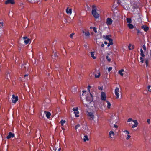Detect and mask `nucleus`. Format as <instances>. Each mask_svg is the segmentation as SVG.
I'll return each mask as SVG.
<instances>
[{"mask_svg":"<svg viewBox=\"0 0 151 151\" xmlns=\"http://www.w3.org/2000/svg\"><path fill=\"white\" fill-rule=\"evenodd\" d=\"M91 88V86L89 85L87 87V92H88V93L87 94L86 96V100L87 101L90 103L93 100V93L92 92H91L90 91V88Z\"/></svg>","mask_w":151,"mask_h":151,"instance_id":"obj_1","label":"nucleus"},{"mask_svg":"<svg viewBox=\"0 0 151 151\" xmlns=\"http://www.w3.org/2000/svg\"><path fill=\"white\" fill-rule=\"evenodd\" d=\"M92 14L93 16L95 18L98 19L99 17V14L97 12L96 8L95 5H93L92 6Z\"/></svg>","mask_w":151,"mask_h":151,"instance_id":"obj_2","label":"nucleus"},{"mask_svg":"<svg viewBox=\"0 0 151 151\" xmlns=\"http://www.w3.org/2000/svg\"><path fill=\"white\" fill-rule=\"evenodd\" d=\"M88 116V118L90 120H93L94 118V116L93 113L90 112H88V114H87Z\"/></svg>","mask_w":151,"mask_h":151,"instance_id":"obj_3","label":"nucleus"},{"mask_svg":"<svg viewBox=\"0 0 151 151\" xmlns=\"http://www.w3.org/2000/svg\"><path fill=\"white\" fill-rule=\"evenodd\" d=\"M78 107H76L75 108H73V110L74 112V113L75 114V116L76 117H79V112L78 111Z\"/></svg>","mask_w":151,"mask_h":151,"instance_id":"obj_4","label":"nucleus"},{"mask_svg":"<svg viewBox=\"0 0 151 151\" xmlns=\"http://www.w3.org/2000/svg\"><path fill=\"white\" fill-rule=\"evenodd\" d=\"M12 102L13 103H15L18 100V97L17 96H15L14 95H12Z\"/></svg>","mask_w":151,"mask_h":151,"instance_id":"obj_5","label":"nucleus"},{"mask_svg":"<svg viewBox=\"0 0 151 151\" xmlns=\"http://www.w3.org/2000/svg\"><path fill=\"white\" fill-rule=\"evenodd\" d=\"M101 99L104 101L106 100V95L104 92H102L101 93Z\"/></svg>","mask_w":151,"mask_h":151,"instance_id":"obj_6","label":"nucleus"},{"mask_svg":"<svg viewBox=\"0 0 151 151\" xmlns=\"http://www.w3.org/2000/svg\"><path fill=\"white\" fill-rule=\"evenodd\" d=\"M119 88L118 87H116L115 90V94L116 96V98L118 99L119 97Z\"/></svg>","mask_w":151,"mask_h":151,"instance_id":"obj_7","label":"nucleus"},{"mask_svg":"<svg viewBox=\"0 0 151 151\" xmlns=\"http://www.w3.org/2000/svg\"><path fill=\"white\" fill-rule=\"evenodd\" d=\"M112 20L110 18H108L106 20V24L108 25H111L112 23Z\"/></svg>","mask_w":151,"mask_h":151,"instance_id":"obj_8","label":"nucleus"},{"mask_svg":"<svg viewBox=\"0 0 151 151\" xmlns=\"http://www.w3.org/2000/svg\"><path fill=\"white\" fill-rule=\"evenodd\" d=\"M14 3L15 2L14 0H7L5 2V4H14Z\"/></svg>","mask_w":151,"mask_h":151,"instance_id":"obj_9","label":"nucleus"},{"mask_svg":"<svg viewBox=\"0 0 151 151\" xmlns=\"http://www.w3.org/2000/svg\"><path fill=\"white\" fill-rule=\"evenodd\" d=\"M14 136V134L12 133L11 132L9 133V135L7 136L6 138L7 139H9L11 137H13Z\"/></svg>","mask_w":151,"mask_h":151,"instance_id":"obj_10","label":"nucleus"},{"mask_svg":"<svg viewBox=\"0 0 151 151\" xmlns=\"http://www.w3.org/2000/svg\"><path fill=\"white\" fill-rule=\"evenodd\" d=\"M133 122L134 123V124L132 126V128H134L137 127L138 124L137 121V120H133Z\"/></svg>","mask_w":151,"mask_h":151,"instance_id":"obj_11","label":"nucleus"},{"mask_svg":"<svg viewBox=\"0 0 151 151\" xmlns=\"http://www.w3.org/2000/svg\"><path fill=\"white\" fill-rule=\"evenodd\" d=\"M23 38L25 40L24 41V42L26 44H28L29 43L30 40V39L29 38H27V37H24Z\"/></svg>","mask_w":151,"mask_h":151,"instance_id":"obj_12","label":"nucleus"},{"mask_svg":"<svg viewBox=\"0 0 151 151\" xmlns=\"http://www.w3.org/2000/svg\"><path fill=\"white\" fill-rule=\"evenodd\" d=\"M109 138H112L115 135L113 131H111L109 133Z\"/></svg>","mask_w":151,"mask_h":151,"instance_id":"obj_13","label":"nucleus"},{"mask_svg":"<svg viewBox=\"0 0 151 151\" xmlns=\"http://www.w3.org/2000/svg\"><path fill=\"white\" fill-rule=\"evenodd\" d=\"M141 28L143 29L145 32H147L149 29V27L146 25L142 26Z\"/></svg>","mask_w":151,"mask_h":151,"instance_id":"obj_14","label":"nucleus"},{"mask_svg":"<svg viewBox=\"0 0 151 151\" xmlns=\"http://www.w3.org/2000/svg\"><path fill=\"white\" fill-rule=\"evenodd\" d=\"M66 11L67 14H69L70 15L72 13V9H69L68 7H67L66 9Z\"/></svg>","mask_w":151,"mask_h":151,"instance_id":"obj_15","label":"nucleus"},{"mask_svg":"<svg viewBox=\"0 0 151 151\" xmlns=\"http://www.w3.org/2000/svg\"><path fill=\"white\" fill-rule=\"evenodd\" d=\"M85 92V91L83 90L82 91L83 93L81 95H80V98L81 101H83V100L85 99L84 98V93Z\"/></svg>","mask_w":151,"mask_h":151,"instance_id":"obj_16","label":"nucleus"},{"mask_svg":"<svg viewBox=\"0 0 151 151\" xmlns=\"http://www.w3.org/2000/svg\"><path fill=\"white\" fill-rule=\"evenodd\" d=\"M108 40L109 41V42L107 45V47H108L110 45H112L113 44V40L112 39L110 38Z\"/></svg>","mask_w":151,"mask_h":151,"instance_id":"obj_17","label":"nucleus"},{"mask_svg":"<svg viewBox=\"0 0 151 151\" xmlns=\"http://www.w3.org/2000/svg\"><path fill=\"white\" fill-rule=\"evenodd\" d=\"M44 113L46 114V117H47L48 118H50L51 115V114L50 113L47 111H45Z\"/></svg>","mask_w":151,"mask_h":151,"instance_id":"obj_18","label":"nucleus"},{"mask_svg":"<svg viewBox=\"0 0 151 151\" xmlns=\"http://www.w3.org/2000/svg\"><path fill=\"white\" fill-rule=\"evenodd\" d=\"M90 33L88 31L86 32V39L90 38Z\"/></svg>","mask_w":151,"mask_h":151,"instance_id":"obj_19","label":"nucleus"},{"mask_svg":"<svg viewBox=\"0 0 151 151\" xmlns=\"http://www.w3.org/2000/svg\"><path fill=\"white\" fill-rule=\"evenodd\" d=\"M128 26L130 29H132L134 28V26L130 23L128 24Z\"/></svg>","mask_w":151,"mask_h":151,"instance_id":"obj_20","label":"nucleus"},{"mask_svg":"<svg viewBox=\"0 0 151 151\" xmlns=\"http://www.w3.org/2000/svg\"><path fill=\"white\" fill-rule=\"evenodd\" d=\"M124 71V70L123 69H122L121 70H119L118 72V73L119 74H120L122 76H123V73H122V72Z\"/></svg>","mask_w":151,"mask_h":151,"instance_id":"obj_21","label":"nucleus"},{"mask_svg":"<svg viewBox=\"0 0 151 151\" xmlns=\"http://www.w3.org/2000/svg\"><path fill=\"white\" fill-rule=\"evenodd\" d=\"M91 57L93 59H95L96 58V57L94 56V52H91Z\"/></svg>","mask_w":151,"mask_h":151,"instance_id":"obj_22","label":"nucleus"},{"mask_svg":"<svg viewBox=\"0 0 151 151\" xmlns=\"http://www.w3.org/2000/svg\"><path fill=\"white\" fill-rule=\"evenodd\" d=\"M140 52H141V53H140L141 56H142V57H144L145 56V55L144 53L143 50L142 48H141L140 49Z\"/></svg>","mask_w":151,"mask_h":151,"instance_id":"obj_23","label":"nucleus"},{"mask_svg":"<svg viewBox=\"0 0 151 151\" xmlns=\"http://www.w3.org/2000/svg\"><path fill=\"white\" fill-rule=\"evenodd\" d=\"M103 37L106 40H109L110 38H109V35H104L103 36Z\"/></svg>","mask_w":151,"mask_h":151,"instance_id":"obj_24","label":"nucleus"},{"mask_svg":"<svg viewBox=\"0 0 151 151\" xmlns=\"http://www.w3.org/2000/svg\"><path fill=\"white\" fill-rule=\"evenodd\" d=\"M106 102L107 103V107L109 109L111 106V103L108 101H106Z\"/></svg>","mask_w":151,"mask_h":151,"instance_id":"obj_25","label":"nucleus"},{"mask_svg":"<svg viewBox=\"0 0 151 151\" xmlns=\"http://www.w3.org/2000/svg\"><path fill=\"white\" fill-rule=\"evenodd\" d=\"M127 23H130L132 22L131 19L130 18H127Z\"/></svg>","mask_w":151,"mask_h":151,"instance_id":"obj_26","label":"nucleus"},{"mask_svg":"<svg viewBox=\"0 0 151 151\" xmlns=\"http://www.w3.org/2000/svg\"><path fill=\"white\" fill-rule=\"evenodd\" d=\"M100 76V73H98V75H97L96 74L95 75V76L96 78H99Z\"/></svg>","mask_w":151,"mask_h":151,"instance_id":"obj_27","label":"nucleus"},{"mask_svg":"<svg viewBox=\"0 0 151 151\" xmlns=\"http://www.w3.org/2000/svg\"><path fill=\"white\" fill-rule=\"evenodd\" d=\"M60 122H61V125L62 126H63L64 124L65 123L66 121L65 120H62L60 121Z\"/></svg>","mask_w":151,"mask_h":151,"instance_id":"obj_28","label":"nucleus"},{"mask_svg":"<svg viewBox=\"0 0 151 151\" xmlns=\"http://www.w3.org/2000/svg\"><path fill=\"white\" fill-rule=\"evenodd\" d=\"M106 59H107L108 61L109 62H110L111 60V59L110 58H109L108 56L107 55L106 56Z\"/></svg>","mask_w":151,"mask_h":151,"instance_id":"obj_29","label":"nucleus"},{"mask_svg":"<svg viewBox=\"0 0 151 151\" xmlns=\"http://www.w3.org/2000/svg\"><path fill=\"white\" fill-rule=\"evenodd\" d=\"M75 34V33H72L70 34V37L72 39L73 38V35H74Z\"/></svg>","mask_w":151,"mask_h":151,"instance_id":"obj_30","label":"nucleus"},{"mask_svg":"<svg viewBox=\"0 0 151 151\" xmlns=\"http://www.w3.org/2000/svg\"><path fill=\"white\" fill-rule=\"evenodd\" d=\"M93 30L94 32L95 33H96L97 32V30H96V28L95 27H93Z\"/></svg>","mask_w":151,"mask_h":151,"instance_id":"obj_31","label":"nucleus"},{"mask_svg":"<svg viewBox=\"0 0 151 151\" xmlns=\"http://www.w3.org/2000/svg\"><path fill=\"white\" fill-rule=\"evenodd\" d=\"M143 57H142V56H141V57H140V62L142 63H143L144 62V59Z\"/></svg>","mask_w":151,"mask_h":151,"instance_id":"obj_32","label":"nucleus"},{"mask_svg":"<svg viewBox=\"0 0 151 151\" xmlns=\"http://www.w3.org/2000/svg\"><path fill=\"white\" fill-rule=\"evenodd\" d=\"M142 47L143 49L145 50V51L146 50V48L145 45H143L142 46Z\"/></svg>","mask_w":151,"mask_h":151,"instance_id":"obj_33","label":"nucleus"},{"mask_svg":"<svg viewBox=\"0 0 151 151\" xmlns=\"http://www.w3.org/2000/svg\"><path fill=\"white\" fill-rule=\"evenodd\" d=\"M3 26V22H0V28L2 27Z\"/></svg>","mask_w":151,"mask_h":151,"instance_id":"obj_34","label":"nucleus"},{"mask_svg":"<svg viewBox=\"0 0 151 151\" xmlns=\"http://www.w3.org/2000/svg\"><path fill=\"white\" fill-rule=\"evenodd\" d=\"M112 67H109L108 68V70L109 72H110L112 70Z\"/></svg>","mask_w":151,"mask_h":151,"instance_id":"obj_35","label":"nucleus"},{"mask_svg":"<svg viewBox=\"0 0 151 151\" xmlns=\"http://www.w3.org/2000/svg\"><path fill=\"white\" fill-rule=\"evenodd\" d=\"M133 120H132V118H129L128 119V120H127V122H130L131 121H133Z\"/></svg>","mask_w":151,"mask_h":151,"instance_id":"obj_36","label":"nucleus"},{"mask_svg":"<svg viewBox=\"0 0 151 151\" xmlns=\"http://www.w3.org/2000/svg\"><path fill=\"white\" fill-rule=\"evenodd\" d=\"M138 6L137 5H135L133 6V8L134 9L138 8Z\"/></svg>","mask_w":151,"mask_h":151,"instance_id":"obj_37","label":"nucleus"},{"mask_svg":"<svg viewBox=\"0 0 151 151\" xmlns=\"http://www.w3.org/2000/svg\"><path fill=\"white\" fill-rule=\"evenodd\" d=\"M148 60H146L145 61V63L147 67L148 66Z\"/></svg>","mask_w":151,"mask_h":151,"instance_id":"obj_38","label":"nucleus"},{"mask_svg":"<svg viewBox=\"0 0 151 151\" xmlns=\"http://www.w3.org/2000/svg\"><path fill=\"white\" fill-rule=\"evenodd\" d=\"M80 125L78 124L76 125L75 127V129H78V127H80Z\"/></svg>","mask_w":151,"mask_h":151,"instance_id":"obj_39","label":"nucleus"},{"mask_svg":"<svg viewBox=\"0 0 151 151\" xmlns=\"http://www.w3.org/2000/svg\"><path fill=\"white\" fill-rule=\"evenodd\" d=\"M8 75H9V78H10V76H9V73H7V77H6V78L8 79V80H9V78H8Z\"/></svg>","mask_w":151,"mask_h":151,"instance_id":"obj_40","label":"nucleus"},{"mask_svg":"<svg viewBox=\"0 0 151 151\" xmlns=\"http://www.w3.org/2000/svg\"><path fill=\"white\" fill-rule=\"evenodd\" d=\"M130 137L131 136L130 135H128L127 137L126 138V139L127 140H128Z\"/></svg>","mask_w":151,"mask_h":151,"instance_id":"obj_41","label":"nucleus"},{"mask_svg":"<svg viewBox=\"0 0 151 151\" xmlns=\"http://www.w3.org/2000/svg\"><path fill=\"white\" fill-rule=\"evenodd\" d=\"M88 140H89L88 137V136L87 135H86V140L88 141Z\"/></svg>","mask_w":151,"mask_h":151,"instance_id":"obj_42","label":"nucleus"},{"mask_svg":"<svg viewBox=\"0 0 151 151\" xmlns=\"http://www.w3.org/2000/svg\"><path fill=\"white\" fill-rule=\"evenodd\" d=\"M98 89L100 90H103V88L102 87H98Z\"/></svg>","mask_w":151,"mask_h":151,"instance_id":"obj_43","label":"nucleus"},{"mask_svg":"<svg viewBox=\"0 0 151 151\" xmlns=\"http://www.w3.org/2000/svg\"><path fill=\"white\" fill-rule=\"evenodd\" d=\"M150 119H147V122L149 124H150Z\"/></svg>","mask_w":151,"mask_h":151,"instance_id":"obj_44","label":"nucleus"},{"mask_svg":"<svg viewBox=\"0 0 151 151\" xmlns=\"http://www.w3.org/2000/svg\"><path fill=\"white\" fill-rule=\"evenodd\" d=\"M124 132H126V133H127L128 134H129V132L127 130H124Z\"/></svg>","mask_w":151,"mask_h":151,"instance_id":"obj_45","label":"nucleus"},{"mask_svg":"<svg viewBox=\"0 0 151 151\" xmlns=\"http://www.w3.org/2000/svg\"><path fill=\"white\" fill-rule=\"evenodd\" d=\"M131 44H129L128 46V48L129 50H131V49L130 48V47L131 46Z\"/></svg>","mask_w":151,"mask_h":151,"instance_id":"obj_46","label":"nucleus"},{"mask_svg":"<svg viewBox=\"0 0 151 151\" xmlns=\"http://www.w3.org/2000/svg\"><path fill=\"white\" fill-rule=\"evenodd\" d=\"M114 128H117L118 127V126L117 125H115V124H114Z\"/></svg>","mask_w":151,"mask_h":151,"instance_id":"obj_47","label":"nucleus"},{"mask_svg":"<svg viewBox=\"0 0 151 151\" xmlns=\"http://www.w3.org/2000/svg\"><path fill=\"white\" fill-rule=\"evenodd\" d=\"M136 29L137 31V33L138 34H139L140 32V30H138V29Z\"/></svg>","mask_w":151,"mask_h":151,"instance_id":"obj_48","label":"nucleus"},{"mask_svg":"<svg viewBox=\"0 0 151 151\" xmlns=\"http://www.w3.org/2000/svg\"><path fill=\"white\" fill-rule=\"evenodd\" d=\"M101 46L102 47H104V45L103 43H102V44L101 45Z\"/></svg>","mask_w":151,"mask_h":151,"instance_id":"obj_49","label":"nucleus"},{"mask_svg":"<svg viewBox=\"0 0 151 151\" xmlns=\"http://www.w3.org/2000/svg\"><path fill=\"white\" fill-rule=\"evenodd\" d=\"M54 56L55 57H56L57 56V55L56 53H55Z\"/></svg>","mask_w":151,"mask_h":151,"instance_id":"obj_50","label":"nucleus"},{"mask_svg":"<svg viewBox=\"0 0 151 151\" xmlns=\"http://www.w3.org/2000/svg\"><path fill=\"white\" fill-rule=\"evenodd\" d=\"M28 76V74H25L24 75V78H25L26 77H27Z\"/></svg>","mask_w":151,"mask_h":151,"instance_id":"obj_51","label":"nucleus"},{"mask_svg":"<svg viewBox=\"0 0 151 151\" xmlns=\"http://www.w3.org/2000/svg\"><path fill=\"white\" fill-rule=\"evenodd\" d=\"M151 86H150V85H148V87H147V88H148V89H150V88Z\"/></svg>","mask_w":151,"mask_h":151,"instance_id":"obj_52","label":"nucleus"},{"mask_svg":"<svg viewBox=\"0 0 151 151\" xmlns=\"http://www.w3.org/2000/svg\"><path fill=\"white\" fill-rule=\"evenodd\" d=\"M104 44H105V45L108 44V43L106 41L104 42Z\"/></svg>","mask_w":151,"mask_h":151,"instance_id":"obj_53","label":"nucleus"},{"mask_svg":"<svg viewBox=\"0 0 151 151\" xmlns=\"http://www.w3.org/2000/svg\"><path fill=\"white\" fill-rule=\"evenodd\" d=\"M83 141L85 142V135H84L83 137Z\"/></svg>","mask_w":151,"mask_h":151,"instance_id":"obj_54","label":"nucleus"},{"mask_svg":"<svg viewBox=\"0 0 151 151\" xmlns=\"http://www.w3.org/2000/svg\"><path fill=\"white\" fill-rule=\"evenodd\" d=\"M94 34V33L93 32H91V34L92 35H93Z\"/></svg>","mask_w":151,"mask_h":151,"instance_id":"obj_55","label":"nucleus"},{"mask_svg":"<svg viewBox=\"0 0 151 151\" xmlns=\"http://www.w3.org/2000/svg\"><path fill=\"white\" fill-rule=\"evenodd\" d=\"M61 148H59L58 150V151H60V150H61Z\"/></svg>","mask_w":151,"mask_h":151,"instance_id":"obj_56","label":"nucleus"},{"mask_svg":"<svg viewBox=\"0 0 151 151\" xmlns=\"http://www.w3.org/2000/svg\"><path fill=\"white\" fill-rule=\"evenodd\" d=\"M148 91H151V89L150 88L149 89H148Z\"/></svg>","mask_w":151,"mask_h":151,"instance_id":"obj_57","label":"nucleus"},{"mask_svg":"<svg viewBox=\"0 0 151 151\" xmlns=\"http://www.w3.org/2000/svg\"><path fill=\"white\" fill-rule=\"evenodd\" d=\"M62 128L63 130H65V129H64V128H63V127H62Z\"/></svg>","mask_w":151,"mask_h":151,"instance_id":"obj_58","label":"nucleus"},{"mask_svg":"<svg viewBox=\"0 0 151 151\" xmlns=\"http://www.w3.org/2000/svg\"><path fill=\"white\" fill-rule=\"evenodd\" d=\"M82 32H83V33H84V32L83 30H82Z\"/></svg>","mask_w":151,"mask_h":151,"instance_id":"obj_59","label":"nucleus"},{"mask_svg":"<svg viewBox=\"0 0 151 151\" xmlns=\"http://www.w3.org/2000/svg\"><path fill=\"white\" fill-rule=\"evenodd\" d=\"M93 27H90V29H91L92 28H93Z\"/></svg>","mask_w":151,"mask_h":151,"instance_id":"obj_60","label":"nucleus"}]
</instances>
